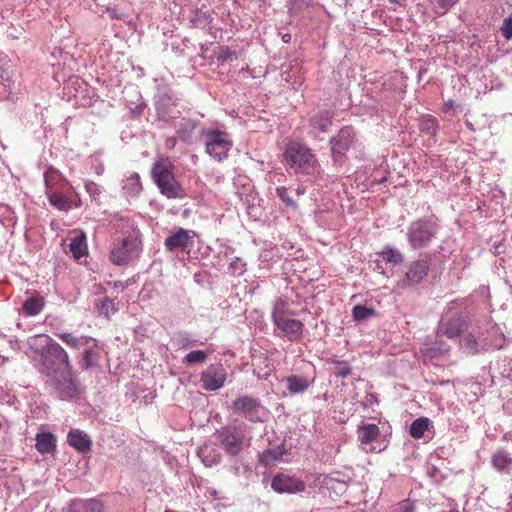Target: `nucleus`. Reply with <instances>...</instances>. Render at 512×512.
Instances as JSON below:
<instances>
[{"instance_id":"obj_46","label":"nucleus","mask_w":512,"mask_h":512,"mask_svg":"<svg viewBox=\"0 0 512 512\" xmlns=\"http://www.w3.org/2000/svg\"><path fill=\"white\" fill-rule=\"evenodd\" d=\"M219 461H220L219 455H216L212 460H208L207 457L203 458V462L205 463L206 466H212L214 464L219 463Z\"/></svg>"},{"instance_id":"obj_26","label":"nucleus","mask_w":512,"mask_h":512,"mask_svg":"<svg viewBox=\"0 0 512 512\" xmlns=\"http://www.w3.org/2000/svg\"><path fill=\"white\" fill-rule=\"evenodd\" d=\"M492 466L499 472H509L512 468V458L504 451H498L492 456Z\"/></svg>"},{"instance_id":"obj_24","label":"nucleus","mask_w":512,"mask_h":512,"mask_svg":"<svg viewBox=\"0 0 512 512\" xmlns=\"http://www.w3.org/2000/svg\"><path fill=\"white\" fill-rule=\"evenodd\" d=\"M284 454L285 450L281 447L267 449L259 454V462L265 467H270L280 461Z\"/></svg>"},{"instance_id":"obj_13","label":"nucleus","mask_w":512,"mask_h":512,"mask_svg":"<svg viewBox=\"0 0 512 512\" xmlns=\"http://www.w3.org/2000/svg\"><path fill=\"white\" fill-rule=\"evenodd\" d=\"M272 489L277 493H298L303 492L306 488L305 482L292 476L278 473L274 476Z\"/></svg>"},{"instance_id":"obj_31","label":"nucleus","mask_w":512,"mask_h":512,"mask_svg":"<svg viewBox=\"0 0 512 512\" xmlns=\"http://www.w3.org/2000/svg\"><path fill=\"white\" fill-rule=\"evenodd\" d=\"M460 348L468 354H476L478 352V342L471 333H462L460 336Z\"/></svg>"},{"instance_id":"obj_6","label":"nucleus","mask_w":512,"mask_h":512,"mask_svg":"<svg viewBox=\"0 0 512 512\" xmlns=\"http://www.w3.org/2000/svg\"><path fill=\"white\" fill-rule=\"evenodd\" d=\"M141 240L138 232L130 233L116 242L110 253V260L116 265H124L137 257Z\"/></svg>"},{"instance_id":"obj_18","label":"nucleus","mask_w":512,"mask_h":512,"mask_svg":"<svg viewBox=\"0 0 512 512\" xmlns=\"http://www.w3.org/2000/svg\"><path fill=\"white\" fill-rule=\"evenodd\" d=\"M333 116L334 114L330 110H322L313 115L309 120L313 133L318 134L327 132L329 127L332 125Z\"/></svg>"},{"instance_id":"obj_35","label":"nucleus","mask_w":512,"mask_h":512,"mask_svg":"<svg viewBox=\"0 0 512 512\" xmlns=\"http://www.w3.org/2000/svg\"><path fill=\"white\" fill-rule=\"evenodd\" d=\"M98 360V352L94 348H88L83 351V356L81 360V366L85 369H88L96 364Z\"/></svg>"},{"instance_id":"obj_37","label":"nucleus","mask_w":512,"mask_h":512,"mask_svg":"<svg viewBox=\"0 0 512 512\" xmlns=\"http://www.w3.org/2000/svg\"><path fill=\"white\" fill-rule=\"evenodd\" d=\"M208 357V354L205 351L202 350H195L190 353H188L185 358L183 359V362L187 365H192L195 363H203L206 361Z\"/></svg>"},{"instance_id":"obj_23","label":"nucleus","mask_w":512,"mask_h":512,"mask_svg":"<svg viewBox=\"0 0 512 512\" xmlns=\"http://www.w3.org/2000/svg\"><path fill=\"white\" fill-rule=\"evenodd\" d=\"M357 434L362 444H370L378 438L380 430L376 424H365L358 428Z\"/></svg>"},{"instance_id":"obj_44","label":"nucleus","mask_w":512,"mask_h":512,"mask_svg":"<svg viewBox=\"0 0 512 512\" xmlns=\"http://www.w3.org/2000/svg\"><path fill=\"white\" fill-rule=\"evenodd\" d=\"M414 505L409 500H404L400 503V510L402 512H414Z\"/></svg>"},{"instance_id":"obj_17","label":"nucleus","mask_w":512,"mask_h":512,"mask_svg":"<svg viewBox=\"0 0 512 512\" xmlns=\"http://www.w3.org/2000/svg\"><path fill=\"white\" fill-rule=\"evenodd\" d=\"M67 443L79 453L85 454L91 451L92 441L88 434L79 429H72L67 434Z\"/></svg>"},{"instance_id":"obj_1","label":"nucleus","mask_w":512,"mask_h":512,"mask_svg":"<svg viewBox=\"0 0 512 512\" xmlns=\"http://www.w3.org/2000/svg\"><path fill=\"white\" fill-rule=\"evenodd\" d=\"M29 345L41 352L40 371L49 378H56L60 370L71 365L66 351L48 335L39 334L29 338Z\"/></svg>"},{"instance_id":"obj_32","label":"nucleus","mask_w":512,"mask_h":512,"mask_svg":"<svg viewBox=\"0 0 512 512\" xmlns=\"http://www.w3.org/2000/svg\"><path fill=\"white\" fill-rule=\"evenodd\" d=\"M459 0H429L433 12L439 16L445 15Z\"/></svg>"},{"instance_id":"obj_33","label":"nucleus","mask_w":512,"mask_h":512,"mask_svg":"<svg viewBox=\"0 0 512 512\" xmlns=\"http://www.w3.org/2000/svg\"><path fill=\"white\" fill-rule=\"evenodd\" d=\"M57 337L61 339L64 343H66L71 348H80L87 344L91 339L87 337L78 338L74 336L72 333H58Z\"/></svg>"},{"instance_id":"obj_19","label":"nucleus","mask_w":512,"mask_h":512,"mask_svg":"<svg viewBox=\"0 0 512 512\" xmlns=\"http://www.w3.org/2000/svg\"><path fill=\"white\" fill-rule=\"evenodd\" d=\"M103 503L98 499L74 500L69 507V512H102Z\"/></svg>"},{"instance_id":"obj_52","label":"nucleus","mask_w":512,"mask_h":512,"mask_svg":"<svg viewBox=\"0 0 512 512\" xmlns=\"http://www.w3.org/2000/svg\"><path fill=\"white\" fill-rule=\"evenodd\" d=\"M165 512H175V511H172V510H166Z\"/></svg>"},{"instance_id":"obj_7","label":"nucleus","mask_w":512,"mask_h":512,"mask_svg":"<svg viewBox=\"0 0 512 512\" xmlns=\"http://www.w3.org/2000/svg\"><path fill=\"white\" fill-rule=\"evenodd\" d=\"M355 131L351 126H345L330 140L331 153L335 162L341 161L346 152L354 144Z\"/></svg>"},{"instance_id":"obj_40","label":"nucleus","mask_w":512,"mask_h":512,"mask_svg":"<svg viewBox=\"0 0 512 512\" xmlns=\"http://www.w3.org/2000/svg\"><path fill=\"white\" fill-rule=\"evenodd\" d=\"M233 58H237L236 53L225 46H222L216 55L217 61L221 64H224L225 62L232 60Z\"/></svg>"},{"instance_id":"obj_38","label":"nucleus","mask_w":512,"mask_h":512,"mask_svg":"<svg viewBox=\"0 0 512 512\" xmlns=\"http://www.w3.org/2000/svg\"><path fill=\"white\" fill-rule=\"evenodd\" d=\"M352 315L355 320L361 321L374 315V310L363 305H356L352 310Z\"/></svg>"},{"instance_id":"obj_20","label":"nucleus","mask_w":512,"mask_h":512,"mask_svg":"<svg viewBox=\"0 0 512 512\" xmlns=\"http://www.w3.org/2000/svg\"><path fill=\"white\" fill-rule=\"evenodd\" d=\"M35 448L41 454L53 453L56 449V439L54 435L49 432L37 434Z\"/></svg>"},{"instance_id":"obj_41","label":"nucleus","mask_w":512,"mask_h":512,"mask_svg":"<svg viewBox=\"0 0 512 512\" xmlns=\"http://www.w3.org/2000/svg\"><path fill=\"white\" fill-rule=\"evenodd\" d=\"M315 0H290L289 9L293 13H297L312 5Z\"/></svg>"},{"instance_id":"obj_47","label":"nucleus","mask_w":512,"mask_h":512,"mask_svg":"<svg viewBox=\"0 0 512 512\" xmlns=\"http://www.w3.org/2000/svg\"><path fill=\"white\" fill-rule=\"evenodd\" d=\"M454 106V102L452 100L447 101L443 106V111L447 112L449 109H452Z\"/></svg>"},{"instance_id":"obj_34","label":"nucleus","mask_w":512,"mask_h":512,"mask_svg":"<svg viewBox=\"0 0 512 512\" xmlns=\"http://www.w3.org/2000/svg\"><path fill=\"white\" fill-rule=\"evenodd\" d=\"M420 130L429 135H435L438 130V121L432 116H424L421 119Z\"/></svg>"},{"instance_id":"obj_9","label":"nucleus","mask_w":512,"mask_h":512,"mask_svg":"<svg viewBox=\"0 0 512 512\" xmlns=\"http://www.w3.org/2000/svg\"><path fill=\"white\" fill-rule=\"evenodd\" d=\"M217 438L225 451L230 455H238L244 445L245 436L236 427H223L217 432Z\"/></svg>"},{"instance_id":"obj_48","label":"nucleus","mask_w":512,"mask_h":512,"mask_svg":"<svg viewBox=\"0 0 512 512\" xmlns=\"http://www.w3.org/2000/svg\"><path fill=\"white\" fill-rule=\"evenodd\" d=\"M232 267H234L235 269H239L240 270V273L243 271V263L237 259V261H235V263L231 264Z\"/></svg>"},{"instance_id":"obj_36","label":"nucleus","mask_w":512,"mask_h":512,"mask_svg":"<svg viewBox=\"0 0 512 512\" xmlns=\"http://www.w3.org/2000/svg\"><path fill=\"white\" fill-rule=\"evenodd\" d=\"M381 256L384 261L393 264H399L403 261V255L397 249L386 248L381 252Z\"/></svg>"},{"instance_id":"obj_25","label":"nucleus","mask_w":512,"mask_h":512,"mask_svg":"<svg viewBox=\"0 0 512 512\" xmlns=\"http://www.w3.org/2000/svg\"><path fill=\"white\" fill-rule=\"evenodd\" d=\"M43 307V298L39 295H35L25 300L22 305V310L28 316H35L40 313Z\"/></svg>"},{"instance_id":"obj_16","label":"nucleus","mask_w":512,"mask_h":512,"mask_svg":"<svg viewBox=\"0 0 512 512\" xmlns=\"http://www.w3.org/2000/svg\"><path fill=\"white\" fill-rule=\"evenodd\" d=\"M192 237L189 234V231L179 227L175 231H173L166 239H165V247L169 251H174L175 249H186L192 245Z\"/></svg>"},{"instance_id":"obj_28","label":"nucleus","mask_w":512,"mask_h":512,"mask_svg":"<svg viewBox=\"0 0 512 512\" xmlns=\"http://www.w3.org/2000/svg\"><path fill=\"white\" fill-rule=\"evenodd\" d=\"M286 382L288 390L293 394L304 392L309 387L308 379L302 376H290Z\"/></svg>"},{"instance_id":"obj_27","label":"nucleus","mask_w":512,"mask_h":512,"mask_svg":"<svg viewBox=\"0 0 512 512\" xmlns=\"http://www.w3.org/2000/svg\"><path fill=\"white\" fill-rule=\"evenodd\" d=\"M429 426L430 420L426 417H420L411 423L409 433L412 438L420 439L429 429Z\"/></svg>"},{"instance_id":"obj_45","label":"nucleus","mask_w":512,"mask_h":512,"mask_svg":"<svg viewBox=\"0 0 512 512\" xmlns=\"http://www.w3.org/2000/svg\"><path fill=\"white\" fill-rule=\"evenodd\" d=\"M106 12L109 14V16L112 19H123L124 15L121 13H118L115 8L108 7L106 9Z\"/></svg>"},{"instance_id":"obj_50","label":"nucleus","mask_w":512,"mask_h":512,"mask_svg":"<svg viewBox=\"0 0 512 512\" xmlns=\"http://www.w3.org/2000/svg\"><path fill=\"white\" fill-rule=\"evenodd\" d=\"M392 3L398 4V5H404L405 0H389Z\"/></svg>"},{"instance_id":"obj_39","label":"nucleus","mask_w":512,"mask_h":512,"mask_svg":"<svg viewBox=\"0 0 512 512\" xmlns=\"http://www.w3.org/2000/svg\"><path fill=\"white\" fill-rule=\"evenodd\" d=\"M117 310L118 308L116 306V302L114 299H110L108 297L103 299L100 307V312L105 317H109L111 314H114Z\"/></svg>"},{"instance_id":"obj_21","label":"nucleus","mask_w":512,"mask_h":512,"mask_svg":"<svg viewBox=\"0 0 512 512\" xmlns=\"http://www.w3.org/2000/svg\"><path fill=\"white\" fill-rule=\"evenodd\" d=\"M69 250L75 260L81 259L88 253V246L86 235L84 232L77 234L73 237L69 244Z\"/></svg>"},{"instance_id":"obj_29","label":"nucleus","mask_w":512,"mask_h":512,"mask_svg":"<svg viewBox=\"0 0 512 512\" xmlns=\"http://www.w3.org/2000/svg\"><path fill=\"white\" fill-rule=\"evenodd\" d=\"M123 189L131 196H137L142 191V184L140 176L137 173L130 175L124 183Z\"/></svg>"},{"instance_id":"obj_43","label":"nucleus","mask_w":512,"mask_h":512,"mask_svg":"<svg viewBox=\"0 0 512 512\" xmlns=\"http://www.w3.org/2000/svg\"><path fill=\"white\" fill-rule=\"evenodd\" d=\"M276 192H277V195L278 197L287 205V206H293L294 205V202L293 200L289 197L288 195V191L285 187H278L276 188Z\"/></svg>"},{"instance_id":"obj_11","label":"nucleus","mask_w":512,"mask_h":512,"mask_svg":"<svg viewBox=\"0 0 512 512\" xmlns=\"http://www.w3.org/2000/svg\"><path fill=\"white\" fill-rule=\"evenodd\" d=\"M53 381L61 398H72L77 392V382L72 374L71 365L59 371L56 378H50Z\"/></svg>"},{"instance_id":"obj_42","label":"nucleus","mask_w":512,"mask_h":512,"mask_svg":"<svg viewBox=\"0 0 512 512\" xmlns=\"http://www.w3.org/2000/svg\"><path fill=\"white\" fill-rule=\"evenodd\" d=\"M501 32L505 39H512V17L504 19L501 27Z\"/></svg>"},{"instance_id":"obj_4","label":"nucleus","mask_w":512,"mask_h":512,"mask_svg":"<svg viewBox=\"0 0 512 512\" xmlns=\"http://www.w3.org/2000/svg\"><path fill=\"white\" fill-rule=\"evenodd\" d=\"M203 139L206 152L215 160L221 162L228 157L233 141L227 132L209 129L203 132Z\"/></svg>"},{"instance_id":"obj_3","label":"nucleus","mask_w":512,"mask_h":512,"mask_svg":"<svg viewBox=\"0 0 512 512\" xmlns=\"http://www.w3.org/2000/svg\"><path fill=\"white\" fill-rule=\"evenodd\" d=\"M283 162L295 173L313 174L318 168V160L312 150L297 141L287 143L283 152Z\"/></svg>"},{"instance_id":"obj_49","label":"nucleus","mask_w":512,"mask_h":512,"mask_svg":"<svg viewBox=\"0 0 512 512\" xmlns=\"http://www.w3.org/2000/svg\"><path fill=\"white\" fill-rule=\"evenodd\" d=\"M351 373V370L349 368H344L343 370H341L338 375L341 376L342 378H345L347 377L349 374Z\"/></svg>"},{"instance_id":"obj_30","label":"nucleus","mask_w":512,"mask_h":512,"mask_svg":"<svg viewBox=\"0 0 512 512\" xmlns=\"http://www.w3.org/2000/svg\"><path fill=\"white\" fill-rule=\"evenodd\" d=\"M48 199L51 205L59 210L68 211L72 208V201L59 192H49Z\"/></svg>"},{"instance_id":"obj_22","label":"nucleus","mask_w":512,"mask_h":512,"mask_svg":"<svg viewBox=\"0 0 512 512\" xmlns=\"http://www.w3.org/2000/svg\"><path fill=\"white\" fill-rule=\"evenodd\" d=\"M290 316H294V313L290 310L289 301L284 298H277L272 310V320L274 325Z\"/></svg>"},{"instance_id":"obj_8","label":"nucleus","mask_w":512,"mask_h":512,"mask_svg":"<svg viewBox=\"0 0 512 512\" xmlns=\"http://www.w3.org/2000/svg\"><path fill=\"white\" fill-rule=\"evenodd\" d=\"M226 379L227 372L222 364H211L200 375L201 386L206 391L219 390Z\"/></svg>"},{"instance_id":"obj_15","label":"nucleus","mask_w":512,"mask_h":512,"mask_svg":"<svg viewBox=\"0 0 512 512\" xmlns=\"http://www.w3.org/2000/svg\"><path fill=\"white\" fill-rule=\"evenodd\" d=\"M275 326L290 340L297 341L301 339L304 329V323L298 319L286 317Z\"/></svg>"},{"instance_id":"obj_51","label":"nucleus","mask_w":512,"mask_h":512,"mask_svg":"<svg viewBox=\"0 0 512 512\" xmlns=\"http://www.w3.org/2000/svg\"><path fill=\"white\" fill-rule=\"evenodd\" d=\"M466 126H467L471 131H475V128H474L473 124H472L470 121H466Z\"/></svg>"},{"instance_id":"obj_14","label":"nucleus","mask_w":512,"mask_h":512,"mask_svg":"<svg viewBox=\"0 0 512 512\" xmlns=\"http://www.w3.org/2000/svg\"><path fill=\"white\" fill-rule=\"evenodd\" d=\"M260 407V400L248 395L238 397L232 402L234 412L244 414L247 419L253 422L260 420L257 415Z\"/></svg>"},{"instance_id":"obj_12","label":"nucleus","mask_w":512,"mask_h":512,"mask_svg":"<svg viewBox=\"0 0 512 512\" xmlns=\"http://www.w3.org/2000/svg\"><path fill=\"white\" fill-rule=\"evenodd\" d=\"M429 264L426 260L412 262L404 277L398 281V287L405 288L419 284L428 274Z\"/></svg>"},{"instance_id":"obj_10","label":"nucleus","mask_w":512,"mask_h":512,"mask_svg":"<svg viewBox=\"0 0 512 512\" xmlns=\"http://www.w3.org/2000/svg\"><path fill=\"white\" fill-rule=\"evenodd\" d=\"M467 327V320L460 315H456L448 319H442L437 327L436 337L454 339L456 337H460Z\"/></svg>"},{"instance_id":"obj_2","label":"nucleus","mask_w":512,"mask_h":512,"mask_svg":"<svg viewBox=\"0 0 512 512\" xmlns=\"http://www.w3.org/2000/svg\"><path fill=\"white\" fill-rule=\"evenodd\" d=\"M175 166L168 158H161L153 164L152 179L161 194L168 199H177L184 196V189L175 177Z\"/></svg>"},{"instance_id":"obj_5","label":"nucleus","mask_w":512,"mask_h":512,"mask_svg":"<svg viewBox=\"0 0 512 512\" xmlns=\"http://www.w3.org/2000/svg\"><path fill=\"white\" fill-rule=\"evenodd\" d=\"M437 233L436 223L419 219L410 224L408 227L407 238L413 249H421L427 247L435 238Z\"/></svg>"}]
</instances>
